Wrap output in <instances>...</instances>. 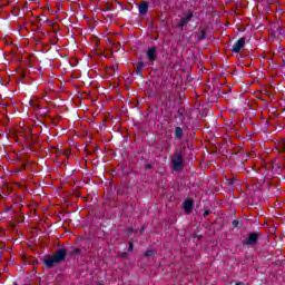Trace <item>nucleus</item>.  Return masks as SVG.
Returning a JSON list of instances; mask_svg holds the SVG:
<instances>
[{"instance_id": "obj_17", "label": "nucleus", "mask_w": 285, "mask_h": 285, "mask_svg": "<svg viewBox=\"0 0 285 285\" xmlns=\"http://www.w3.org/2000/svg\"><path fill=\"white\" fill-rule=\"evenodd\" d=\"M132 233H135V228L128 227L127 228V235H132Z\"/></svg>"}, {"instance_id": "obj_22", "label": "nucleus", "mask_w": 285, "mask_h": 285, "mask_svg": "<svg viewBox=\"0 0 285 285\" xmlns=\"http://www.w3.org/2000/svg\"><path fill=\"white\" fill-rule=\"evenodd\" d=\"M150 168H153V165H151V164L145 165V170H150Z\"/></svg>"}, {"instance_id": "obj_12", "label": "nucleus", "mask_w": 285, "mask_h": 285, "mask_svg": "<svg viewBox=\"0 0 285 285\" xmlns=\"http://www.w3.org/2000/svg\"><path fill=\"white\" fill-rule=\"evenodd\" d=\"M197 38L198 41H204V39H206V30L199 29V31L197 32Z\"/></svg>"}, {"instance_id": "obj_26", "label": "nucleus", "mask_w": 285, "mask_h": 285, "mask_svg": "<svg viewBox=\"0 0 285 285\" xmlns=\"http://www.w3.org/2000/svg\"><path fill=\"white\" fill-rule=\"evenodd\" d=\"M1 250H3V247H0Z\"/></svg>"}, {"instance_id": "obj_11", "label": "nucleus", "mask_w": 285, "mask_h": 285, "mask_svg": "<svg viewBox=\"0 0 285 285\" xmlns=\"http://www.w3.org/2000/svg\"><path fill=\"white\" fill-rule=\"evenodd\" d=\"M26 139L29 141V147L28 150H32V148H30L31 146H35V144H37V138H35V136L32 135H27Z\"/></svg>"}, {"instance_id": "obj_1", "label": "nucleus", "mask_w": 285, "mask_h": 285, "mask_svg": "<svg viewBox=\"0 0 285 285\" xmlns=\"http://www.w3.org/2000/svg\"><path fill=\"white\" fill-rule=\"evenodd\" d=\"M67 256H68V249L59 248L52 256H48L43 259V266H46V268H55L57 264H61V262H66Z\"/></svg>"}, {"instance_id": "obj_4", "label": "nucleus", "mask_w": 285, "mask_h": 285, "mask_svg": "<svg viewBox=\"0 0 285 285\" xmlns=\"http://www.w3.org/2000/svg\"><path fill=\"white\" fill-rule=\"evenodd\" d=\"M259 242V235L257 233H250L247 238H245L242 244L243 246H255Z\"/></svg>"}, {"instance_id": "obj_25", "label": "nucleus", "mask_w": 285, "mask_h": 285, "mask_svg": "<svg viewBox=\"0 0 285 285\" xmlns=\"http://www.w3.org/2000/svg\"><path fill=\"white\" fill-rule=\"evenodd\" d=\"M235 285H244V282H237Z\"/></svg>"}, {"instance_id": "obj_15", "label": "nucleus", "mask_w": 285, "mask_h": 285, "mask_svg": "<svg viewBox=\"0 0 285 285\" xmlns=\"http://www.w3.org/2000/svg\"><path fill=\"white\" fill-rule=\"evenodd\" d=\"M153 255H155V250L153 249L145 252V257H153Z\"/></svg>"}, {"instance_id": "obj_23", "label": "nucleus", "mask_w": 285, "mask_h": 285, "mask_svg": "<svg viewBox=\"0 0 285 285\" xmlns=\"http://www.w3.org/2000/svg\"><path fill=\"white\" fill-rule=\"evenodd\" d=\"M21 170H26V164H23V165L21 166V169L18 170L17 173H21Z\"/></svg>"}, {"instance_id": "obj_27", "label": "nucleus", "mask_w": 285, "mask_h": 285, "mask_svg": "<svg viewBox=\"0 0 285 285\" xmlns=\"http://www.w3.org/2000/svg\"><path fill=\"white\" fill-rule=\"evenodd\" d=\"M23 285H30V284H23Z\"/></svg>"}, {"instance_id": "obj_8", "label": "nucleus", "mask_w": 285, "mask_h": 285, "mask_svg": "<svg viewBox=\"0 0 285 285\" xmlns=\"http://www.w3.org/2000/svg\"><path fill=\"white\" fill-rule=\"evenodd\" d=\"M183 208L185 210V213H193V208H195V200L193 199H186L184 203H183Z\"/></svg>"}, {"instance_id": "obj_21", "label": "nucleus", "mask_w": 285, "mask_h": 285, "mask_svg": "<svg viewBox=\"0 0 285 285\" xmlns=\"http://www.w3.org/2000/svg\"><path fill=\"white\" fill-rule=\"evenodd\" d=\"M121 259H126V257H128V253L124 252L122 254H120Z\"/></svg>"}, {"instance_id": "obj_2", "label": "nucleus", "mask_w": 285, "mask_h": 285, "mask_svg": "<svg viewBox=\"0 0 285 285\" xmlns=\"http://www.w3.org/2000/svg\"><path fill=\"white\" fill-rule=\"evenodd\" d=\"M171 168L175 173L184 170V149H176L171 158Z\"/></svg>"}, {"instance_id": "obj_24", "label": "nucleus", "mask_w": 285, "mask_h": 285, "mask_svg": "<svg viewBox=\"0 0 285 285\" xmlns=\"http://www.w3.org/2000/svg\"><path fill=\"white\" fill-rule=\"evenodd\" d=\"M39 21L41 22H43V23H46V21H48V20H43V18H41V17H39Z\"/></svg>"}, {"instance_id": "obj_19", "label": "nucleus", "mask_w": 285, "mask_h": 285, "mask_svg": "<svg viewBox=\"0 0 285 285\" xmlns=\"http://www.w3.org/2000/svg\"><path fill=\"white\" fill-rule=\"evenodd\" d=\"M11 14H12L13 17H19V11H17V9H13V10L11 11Z\"/></svg>"}, {"instance_id": "obj_16", "label": "nucleus", "mask_w": 285, "mask_h": 285, "mask_svg": "<svg viewBox=\"0 0 285 285\" xmlns=\"http://www.w3.org/2000/svg\"><path fill=\"white\" fill-rule=\"evenodd\" d=\"M81 253V249L79 247H76L72 252L71 255H79Z\"/></svg>"}, {"instance_id": "obj_10", "label": "nucleus", "mask_w": 285, "mask_h": 285, "mask_svg": "<svg viewBox=\"0 0 285 285\" xmlns=\"http://www.w3.org/2000/svg\"><path fill=\"white\" fill-rule=\"evenodd\" d=\"M145 66H146V63H144V61H139L137 68L134 71V73L137 75V77H144Z\"/></svg>"}, {"instance_id": "obj_5", "label": "nucleus", "mask_w": 285, "mask_h": 285, "mask_svg": "<svg viewBox=\"0 0 285 285\" xmlns=\"http://www.w3.org/2000/svg\"><path fill=\"white\" fill-rule=\"evenodd\" d=\"M157 47H149L146 51L147 61L155 63V61H157Z\"/></svg>"}, {"instance_id": "obj_6", "label": "nucleus", "mask_w": 285, "mask_h": 285, "mask_svg": "<svg viewBox=\"0 0 285 285\" xmlns=\"http://www.w3.org/2000/svg\"><path fill=\"white\" fill-rule=\"evenodd\" d=\"M246 46V38H239L233 46L232 48V52H234V55H237L239 52H242V48H244Z\"/></svg>"}, {"instance_id": "obj_7", "label": "nucleus", "mask_w": 285, "mask_h": 285, "mask_svg": "<svg viewBox=\"0 0 285 285\" xmlns=\"http://www.w3.org/2000/svg\"><path fill=\"white\" fill-rule=\"evenodd\" d=\"M174 139L176 141H181V139H184V128L179 126L174 127Z\"/></svg>"}, {"instance_id": "obj_13", "label": "nucleus", "mask_w": 285, "mask_h": 285, "mask_svg": "<svg viewBox=\"0 0 285 285\" xmlns=\"http://www.w3.org/2000/svg\"><path fill=\"white\" fill-rule=\"evenodd\" d=\"M232 226H233V228H242V223H239V220H237V219H234L233 222H232Z\"/></svg>"}, {"instance_id": "obj_9", "label": "nucleus", "mask_w": 285, "mask_h": 285, "mask_svg": "<svg viewBox=\"0 0 285 285\" xmlns=\"http://www.w3.org/2000/svg\"><path fill=\"white\" fill-rule=\"evenodd\" d=\"M138 12L139 14H141L142 17L148 14V2L142 1L139 6H138Z\"/></svg>"}, {"instance_id": "obj_18", "label": "nucleus", "mask_w": 285, "mask_h": 285, "mask_svg": "<svg viewBox=\"0 0 285 285\" xmlns=\"http://www.w3.org/2000/svg\"><path fill=\"white\" fill-rule=\"evenodd\" d=\"M132 250H135V244L129 242V252L132 253Z\"/></svg>"}, {"instance_id": "obj_20", "label": "nucleus", "mask_w": 285, "mask_h": 285, "mask_svg": "<svg viewBox=\"0 0 285 285\" xmlns=\"http://www.w3.org/2000/svg\"><path fill=\"white\" fill-rule=\"evenodd\" d=\"M210 215V209H206L203 214V217H208Z\"/></svg>"}, {"instance_id": "obj_14", "label": "nucleus", "mask_w": 285, "mask_h": 285, "mask_svg": "<svg viewBox=\"0 0 285 285\" xmlns=\"http://www.w3.org/2000/svg\"><path fill=\"white\" fill-rule=\"evenodd\" d=\"M184 112H186V110H185L184 108H179V109L177 110V115H178L179 119H183V118H184Z\"/></svg>"}, {"instance_id": "obj_3", "label": "nucleus", "mask_w": 285, "mask_h": 285, "mask_svg": "<svg viewBox=\"0 0 285 285\" xmlns=\"http://www.w3.org/2000/svg\"><path fill=\"white\" fill-rule=\"evenodd\" d=\"M193 17H195V13H193L190 10L187 11L177 23V28H184L185 26H188V23L193 21Z\"/></svg>"}]
</instances>
